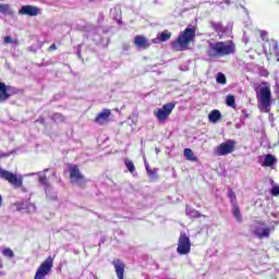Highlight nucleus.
Returning a JSON list of instances; mask_svg holds the SVG:
<instances>
[{"label":"nucleus","mask_w":279,"mask_h":279,"mask_svg":"<svg viewBox=\"0 0 279 279\" xmlns=\"http://www.w3.org/2000/svg\"><path fill=\"white\" fill-rule=\"evenodd\" d=\"M234 43L232 40L217 41L215 39L207 41L206 53L208 58H226L234 53Z\"/></svg>","instance_id":"obj_1"},{"label":"nucleus","mask_w":279,"mask_h":279,"mask_svg":"<svg viewBox=\"0 0 279 279\" xmlns=\"http://www.w3.org/2000/svg\"><path fill=\"white\" fill-rule=\"evenodd\" d=\"M258 106L263 112H269L271 107V85L263 82L256 93Z\"/></svg>","instance_id":"obj_2"},{"label":"nucleus","mask_w":279,"mask_h":279,"mask_svg":"<svg viewBox=\"0 0 279 279\" xmlns=\"http://www.w3.org/2000/svg\"><path fill=\"white\" fill-rule=\"evenodd\" d=\"M194 39L195 28L187 27L185 32H182L178 39L173 41L172 49H174V51H184V49H189V45H191Z\"/></svg>","instance_id":"obj_3"},{"label":"nucleus","mask_w":279,"mask_h":279,"mask_svg":"<svg viewBox=\"0 0 279 279\" xmlns=\"http://www.w3.org/2000/svg\"><path fill=\"white\" fill-rule=\"evenodd\" d=\"M53 269V257L48 256L37 268L34 279H46Z\"/></svg>","instance_id":"obj_4"},{"label":"nucleus","mask_w":279,"mask_h":279,"mask_svg":"<svg viewBox=\"0 0 279 279\" xmlns=\"http://www.w3.org/2000/svg\"><path fill=\"white\" fill-rule=\"evenodd\" d=\"M0 178L1 180L9 182L12 186H15V189H21V186H23V175H17L0 168Z\"/></svg>","instance_id":"obj_5"},{"label":"nucleus","mask_w":279,"mask_h":279,"mask_svg":"<svg viewBox=\"0 0 279 279\" xmlns=\"http://www.w3.org/2000/svg\"><path fill=\"white\" fill-rule=\"evenodd\" d=\"M177 252L181 256L191 254V238H189V235H186L184 232L180 233Z\"/></svg>","instance_id":"obj_6"},{"label":"nucleus","mask_w":279,"mask_h":279,"mask_svg":"<svg viewBox=\"0 0 279 279\" xmlns=\"http://www.w3.org/2000/svg\"><path fill=\"white\" fill-rule=\"evenodd\" d=\"M70 171V182L71 184H76V186H84L88 181L80 172V168L76 165H72L69 168Z\"/></svg>","instance_id":"obj_7"},{"label":"nucleus","mask_w":279,"mask_h":279,"mask_svg":"<svg viewBox=\"0 0 279 279\" xmlns=\"http://www.w3.org/2000/svg\"><path fill=\"white\" fill-rule=\"evenodd\" d=\"M173 108H175V104L168 102L163 105L162 108L154 111V114L160 123H165V121H167V119H169L171 116V112H173Z\"/></svg>","instance_id":"obj_8"},{"label":"nucleus","mask_w":279,"mask_h":279,"mask_svg":"<svg viewBox=\"0 0 279 279\" xmlns=\"http://www.w3.org/2000/svg\"><path fill=\"white\" fill-rule=\"evenodd\" d=\"M236 147V142L232 140H228L216 148V155L217 156H228V154H232Z\"/></svg>","instance_id":"obj_9"},{"label":"nucleus","mask_w":279,"mask_h":279,"mask_svg":"<svg viewBox=\"0 0 279 279\" xmlns=\"http://www.w3.org/2000/svg\"><path fill=\"white\" fill-rule=\"evenodd\" d=\"M252 230L257 239H269V234H271V228L263 222H257Z\"/></svg>","instance_id":"obj_10"},{"label":"nucleus","mask_w":279,"mask_h":279,"mask_svg":"<svg viewBox=\"0 0 279 279\" xmlns=\"http://www.w3.org/2000/svg\"><path fill=\"white\" fill-rule=\"evenodd\" d=\"M263 49L266 56H277L279 57L278 41L270 39L266 40L263 45Z\"/></svg>","instance_id":"obj_11"},{"label":"nucleus","mask_w":279,"mask_h":279,"mask_svg":"<svg viewBox=\"0 0 279 279\" xmlns=\"http://www.w3.org/2000/svg\"><path fill=\"white\" fill-rule=\"evenodd\" d=\"M19 14H21L22 16H38V14H40V9L38 7H34V5H23L20 11Z\"/></svg>","instance_id":"obj_12"},{"label":"nucleus","mask_w":279,"mask_h":279,"mask_svg":"<svg viewBox=\"0 0 279 279\" xmlns=\"http://www.w3.org/2000/svg\"><path fill=\"white\" fill-rule=\"evenodd\" d=\"M48 171L49 169H45L44 171L37 173L39 183L45 186L46 195H49V193H51V184H49V180L47 179Z\"/></svg>","instance_id":"obj_13"},{"label":"nucleus","mask_w":279,"mask_h":279,"mask_svg":"<svg viewBox=\"0 0 279 279\" xmlns=\"http://www.w3.org/2000/svg\"><path fill=\"white\" fill-rule=\"evenodd\" d=\"M134 45L140 49H149V47H151V41L143 35H137L134 38Z\"/></svg>","instance_id":"obj_14"},{"label":"nucleus","mask_w":279,"mask_h":279,"mask_svg":"<svg viewBox=\"0 0 279 279\" xmlns=\"http://www.w3.org/2000/svg\"><path fill=\"white\" fill-rule=\"evenodd\" d=\"M112 265L114 267L118 279H123L125 274V264L121 259H113Z\"/></svg>","instance_id":"obj_15"},{"label":"nucleus","mask_w":279,"mask_h":279,"mask_svg":"<svg viewBox=\"0 0 279 279\" xmlns=\"http://www.w3.org/2000/svg\"><path fill=\"white\" fill-rule=\"evenodd\" d=\"M171 38V33L169 31H163L162 33L157 34V37L151 39L154 45H158L160 43H167Z\"/></svg>","instance_id":"obj_16"},{"label":"nucleus","mask_w":279,"mask_h":279,"mask_svg":"<svg viewBox=\"0 0 279 279\" xmlns=\"http://www.w3.org/2000/svg\"><path fill=\"white\" fill-rule=\"evenodd\" d=\"M109 118H110V110L105 109V110H102V111L96 117L95 121H96L99 125H104V123H106Z\"/></svg>","instance_id":"obj_17"},{"label":"nucleus","mask_w":279,"mask_h":279,"mask_svg":"<svg viewBox=\"0 0 279 279\" xmlns=\"http://www.w3.org/2000/svg\"><path fill=\"white\" fill-rule=\"evenodd\" d=\"M7 99H10L8 86H5V83L0 82V101H7Z\"/></svg>","instance_id":"obj_18"},{"label":"nucleus","mask_w":279,"mask_h":279,"mask_svg":"<svg viewBox=\"0 0 279 279\" xmlns=\"http://www.w3.org/2000/svg\"><path fill=\"white\" fill-rule=\"evenodd\" d=\"M276 162H278V159H276V156L266 155L264 158L263 167H274Z\"/></svg>","instance_id":"obj_19"},{"label":"nucleus","mask_w":279,"mask_h":279,"mask_svg":"<svg viewBox=\"0 0 279 279\" xmlns=\"http://www.w3.org/2000/svg\"><path fill=\"white\" fill-rule=\"evenodd\" d=\"M183 155H184V158L190 162H197V156L193 154V150L191 148H185L183 150Z\"/></svg>","instance_id":"obj_20"},{"label":"nucleus","mask_w":279,"mask_h":279,"mask_svg":"<svg viewBox=\"0 0 279 279\" xmlns=\"http://www.w3.org/2000/svg\"><path fill=\"white\" fill-rule=\"evenodd\" d=\"M210 26L213 27L214 31L217 32L219 38H221L223 36L225 28H223V24H221V22H218V23L211 22Z\"/></svg>","instance_id":"obj_21"},{"label":"nucleus","mask_w":279,"mask_h":279,"mask_svg":"<svg viewBox=\"0 0 279 279\" xmlns=\"http://www.w3.org/2000/svg\"><path fill=\"white\" fill-rule=\"evenodd\" d=\"M208 119H209L210 123H217L221 119V111L217 110V109L213 110L208 114Z\"/></svg>","instance_id":"obj_22"},{"label":"nucleus","mask_w":279,"mask_h":279,"mask_svg":"<svg viewBox=\"0 0 279 279\" xmlns=\"http://www.w3.org/2000/svg\"><path fill=\"white\" fill-rule=\"evenodd\" d=\"M0 13L7 14L8 16H12L14 14V11H12L10 4H0Z\"/></svg>","instance_id":"obj_23"},{"label":"nucleus","mask_w":279,"mask_h":279,"mask_svg":"<svg viewBox=\"0 0 279 279\" xmlns=\"http://www.w3.org/2000/svg\"><path fill=\"white\" fill-rule=\"evenodd\" d=\"M232 215H233V217H235L236 221H239V222L243 221V218L241 216V209H239V205L233 204Z\"/></svg>","instance_id":"obj_24"},{"label":"nucleus","mask_w":279,"mask_h":279,"mask_svg":"<svg viewBox=\"0 0 279 279\" xmlns=\"http://www.w3.org/2000/svg\"><path fill=\"white\" fill-rule=\"evenodd\" d=\"M185 213H186L187 217H192L193 219H197V218L202 217L199 211H197L191 207H186Z\"/></svg>","instance_id":"obj_25"},{"label":"nucleus","mask_w":279,"mask_h":279,"mask_svg":"<svg viewBox=\"0 0 279 279\" xmlns=\"http://www.w3.org/2000/svg\"><path fill=\"white\" fill-rule=\"evenodd\" d=\"M227 106H229V108H236V100L234 99V96L229 95L227 97V101H226Z\"/></svg>","instance_id":"obj_26"},{"label":"nucleus","mask_w":279,"mask_h":279,"mask_svg":"<svg viewBox=\"0 0 279 279\" xmlns=\"http://www.w3.org/2000/svg\"><path fill=\"white\" fill-rule=\"evenodd\" d=\"M2 256H5V258H14V251L10 247H5L2 250Z\"/></svg>","instance_id":"obj_27"},{"label":"nucleus","mask_w":279,"mask_h":279,"mask_svg":"<svg viewBox=\"0 0 279 279\" xmlns=\"http://www.w3.org/2000/svg\"><path fill=\"white\" fill-rule=\"evenodd\" d=\"M125 167L128 168L130 173H134V171H136V167L134 166V162L130 159L125 160Z\"/></svg>","instance_id":"obj_28"},{"label":"nucleus","mask_w":279,"mask_h":279,"mask_svg":"<svg viewBox=\"0 0 279 279\" xmlns=\"http://www.w3.org/2000/svg\"><path fill=\"white\" fill-rule=\"evenodd\" d=\"M216 81L218 84H226V75L223 73H218Z\"/></svg>","instance_id":"obj_29"},{"label":"nucleus","mask_w":279,"mask_h":279,"mask_svg":"<svg viewBox=\"0 0 279 279\" xmlns=\"http://www.w3.org/2000/svg\"><path fill=\"white\" fill-rule=\"evenodd\" d=\"M52 119L53 121H57V122L64 121V116L60 113H54Z\"/></svg>","instance_id":"obj_30"},{"label":"nucleus","mask_w":279,"mask_h":279,"mask_svg":"<svg viewBox=\"0 0 279 279\" xmlns=\"http://www.w3.org/2000/svg\"><path fill=\"white\" fill-rule=\"evenodd\" d=\"M47 197H49V199H56L58 197V194L56 192H53V187H51V191L49 192V194H46Z\"/></svg>","instance_id":"obj_31"},{"label":"nucleus","mask_w":279,"mask_h":279,"mask_svg":"<svg viewBox=\"0 0 279 279\" xmlns=\"http://www.w3.org/2000/svg\"><path fill=\"white\" fill-rule=\"evenodd\" d=\"M271 195H274L275 197H278L279 195V185H276L271 189Z\"/></svg>","instance_id":"obj_32"},{"label":"nucleus","mask_w":279,"mask_h":279,"mask_svg":"<svg viewBox=\"0 0 279 279\" xmlns=\"http://www.w3.org/2000/svg\"><path fill=\"white\" fill-rule=\"evenodd\" d=\"M25 203L21 202V203H16L15 204V208L16 210H25Z\"/></svg>","instance_id":"obj_33"},{"label":"nucleus","mask_w":279,"mask_h":279,"mask_svg":"<svg viewBox=\"0 0 279 279\" xmlns=\"http://www.w3.org/2000/svg\"><path fill=\"white\" fill-rule=\"evenodd\" d=\"M3 43H4V45H12L14 41L12 40L11 36H5L3 38Z\"/></svg>","instance_id":"obj_34"},{"label":"nucleus","mask_w":279,"mask_h":279,"mask_svg":"<svg viewBox=\"0 0 279 279\" xmlns=\"http://www.w3.org/2000/svg\"><path fill=\"white\" fill-rule=\"evenodd\" d=\"M229 197L231 199V203L234 205L236 204V195H234V192H229Z\"/></svg>","instance_id":"obj_35"},{"label":"nucleus","mask_w":279,"mask_h":279,"mask_svg":"<svg viewBox=\"0 0 279 279\" xmlns=\"http://www.w3.org/2000/svg\"><path fill=\"white\" fill-rule=\"evenodd\" d=\"M147 174L149 175V178H156V172L151 169L147 170Z\"/></svg>","instance_id":"obj_36"},{"label":"nucleus","mask_w":279,"mask_h":279,"mask_svg":"<svg viewBox=\"0 0 279 279\" xmlns=\"http://www.w3.org/2000/svg\"><path fill=\"white\" fill-rule=\"evenodd\" d=\"M260 38H263L265 40V38H267V32L262 31L260 32Z\"/></svg>","instance_id":"obj_37"},{"label":"nucleus","mask_w":279,"mask_h":279,"mask_svg":"<svg viewBox=\"0 0 279 279\" xmlns=\"http://www.w3.org/2000/svg\"><path fill=\"white\" fill-rule=\"evenodd\" d=\"M144 165L146 168V171H149V163L147 162V159L144 157Z\"/></svg>","instance_id":"obj_38"},{"label":"nucleus","mask_w":279,"mask_h":279,"mask_svg":"<svg viewBox=\"0 0 279 279\" xmlns=\"http://www.w3.org/2000/svg\"><path fill=\"white\" fill-rule=\"evenodd\" d=\"M275 93H279V81H276Z\"/></svg>","instance_id":"obj_39"},{"label":"nucleus","mask_w":279,"mask_h":279,"mask_svg":"<svg viewBox=\"0 0 279 279\" xmlns=\"http://www.w3.org/2000/svg\"><path fill=\"white\" fill-rule=\"evenodd\" d=\"M130 50V45L123 44V51H129Z\"/></svg>","instance_id":"obj_40"},{"label":"nucleus","mask_w":279,"mask_h":279,"mask_svg":"<svg viewBox=\"0 0 279 279\" xmlns=\"http://www.w3.org/2000/svg\"><path fill=\"white\" fill-rule=\"evenodd\" d=\"M1 206H3V197L0 194V208H1Z\"/></svg>","instance_id":"obj_41"},{"label":"nucleus","mask_w":279,"mask_h":279,"mask_svg":"<svg viewBox=\"0 0 279 279\" xmlns=\"http://www.w3.org/2000/svg\"><path fill=\"white\" fill-rule=\"evenodd\" d=\"M51 175L54 180H58V175L56 174V172H52Z\"/></svg>","instance_id":"obj_42"},{"label":"nucleus","mask_w":279,"mask_h":279,"mask_svg":"<svg viewBox=\"0 0 279 279\" xmlns=\"http://www.w3.org/2000/svg\"><path fill=\"white\" fill-rule=\"evenodd\" d=\"M0 269H3V262L1 259V257H0Z\"/></svg>","instance_id":"obj_43"},{"label":"nucleus","mask_w":279,"mask_h":279,"mask_svg":"<svg viewBox=\"0 0 279 279\" xmlns=\"http://www.w3.org/2000/svg\"><path fill=\"white\" fill-rule=\"evenodd\" d=\"M77 56L78 58L82 56V51L80 49L77 50Z\"/></svg>","instance_id":"obj_44"},{"label":"nucleus","mask_w":279,"mask_h":279,"mask_svg":"<svg viewBox=\"0 0 279 279\" xmlns=\"http://www.w3.org/2000/svg\"><path fill=\"white\" fill-rule=\"evenodd\" d=\"M50 49H56V44H52V45L50 46Z\"/></svg>","instance_id":"obj_45"},{"label":"nucleus","mask_w":279,"mask_h":279,"mask_svg":"<svg viewBox=\"0 0 279 279\" xmlns=\"http://www.w3.org/2000/svg\"><path fill=\"white\" fill-rule=\"evenodd\" d=\"M244 43H248V39H246L245 37L243 38Z\"/></svg>","instance_id":"obj_46"},{"label":"nucleus","mask_w":279,"mask_h":279,"mask_svg":"<svg viewBox=\"0 0 279 279\" xmlns=\"http://www.w3.org/2000/svg\"><path fill=\"white\" fill-rule=\"evenodd\" d=\"M32 207H33V210H36V206L35 205H32Z\"/></svg>","instance_id":"obj_47"},{"label":"nucleus","mask_w":279,"mask_h":279,"mask_svg":"<svg viewBox=\"0 0 279 279\" xmlns=\"http://www.w3.org/2000/svg\"><path fill=\"white\" fill-rule=\"evenodd\" d=\"M277 62H279V57H278V59H277Z\"/></svg>","instance_id":"obj_48"}]
</instances>
